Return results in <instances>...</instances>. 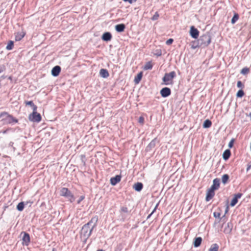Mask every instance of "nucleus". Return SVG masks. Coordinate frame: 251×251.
Returning a JSON list of instances; mask_svg holds the SVG:
<instances>
[{
    "label": "nucleus",
    "instance_id": "obj_1",
    "mask_svg": "<svg viewBox=\"0 0 251 251\" xmlns=\"http://www.w3.org/2000/svg\"><path fill=\"white\" fill-rule=\"evenodd\" d=\"M98 221V216H95L82 227L80 231V238L84 244L86 243L93 230L97 226Z\"/></svg>",
    "mask_w": 251,
    "mask_h": 251
},
{
    "label": "nucleus",
    "instance_id": "obj_2",
    "mask_svg": "<svg viewBox=\"0 0 251 251\" xmlns=\"http://www.w3.org/2000/svg\"><path fill=\"white\" fill-rule=\"evenodd\" d=\"M211 38L208 33H205L201 36L198 40V44L196 46H192V49H196L199 47H205L208 46L211 43Z\"/></svg>",
    "mask_w": 251,
    "mask_h": 251
},
{
    "label": "nucleus",
    "instance_id": "obj_3",
    "mask_svg": "<svg viewBox=\"0 0 251 251\" xmlns=\"http://www.w3.org/2000/svg\"><path fill=\"white\" fill-rule=\"evenodd\" d=\"M0 118H2L1 121L5 125L17 123L18 122V119L6 112H1L0 113Z\"/></svg>",
    "mask_w": 251,
    "mask_h": 251
},
{
    "label": "nucleus",
    "instance_id": "obj_4",
    "mask_svg": "<svg viewBox=\"0 0 251 251\" xmlns=\"http://www.w3.org/2000/svg\"><path fill=\"white\" fill-rule=\"evenodd\" d=\"M60 195L68 199L71 202H73L75 200L74 195L67 188H62L60 190Z\"/></svg>",
    "mask_w": 251,
    "mask_h": 251
},
{
    "label": "nucleus",
    "instance_id": "obj_5",
    "mask_svg": "<svg viewBox=\"0 0 251 251\" xmlns=\"http://www.w3.org/2000/svg\"><path fill=\"white\" fill-rule=\"evenodd\" d=\"M176 76V74L175 71H172L169 73H166L162 78V80L165 85L173 84V79Z\"/></svg>",
    "mask_w": 251,
    "mask_h": 251
},
{
    "label": "nucleus",
    "instance_id": "obj_6",
    "mask_svg": "<svg viewBox=\"0 0 251 251\" xmlns=\"http://www.w3.org/2000/svg\"><path fill=\"white\" fill-rule=\"evenodd\" d=\"M41 116L40 114L37 112V110L33 111L29 116V119L33 122H39L41 120Z\"/></svg>",
    "mask_w": 251,
    "mask_h": 251
},
{
    "label": "nucleus",
    "instance_id": "obj_7",
    "mask_svg": "<svg viewBox=\"0 0 251 251\" xmlns=\"http://www.w3.org/2000/svg\"><path fill=\"white\" fill-rule=\"evenodd\" d=\"M23 234L22 237V244L23 245L28 246L30 242L29 234L25 232H22L21 235Z\"/></svg>",
    "mask_w": 251,
    "mask_h": 251
},
{
    "label": "nucleus",
    "instance_id": "obj_8",
    "mask_svg": "<svg viewBox=\"0 0 251 251\" xmlns=\"http://www.w3.org/2000/svg\"><path fill=\"white\" fill-rule=\"evenodd\" d=\"M160 93L163 98H166L171 95V90L168 87H164L160 90Z\"/></svg>",
    "mask_w": 251,
    "mask_h": 251
},
{
    "label": "nucleus",
    "instance_id": "obj_9",
    "mask_svg": "<svg viewBox=\"0 0 251 251\" xmlns=\"http://www.w3.org/2000/svg\"><path fill=\"white\" fill-rule=\"evenodd\" d=\"M190 34L193 38L197 39L199 35V31L194 26H192L190 27Z\"/></svg>",
    "mask_w": 251,
    "mask_h": 251
},
{
    "label": "nucleus",
    "instance_id": "obj_10",
    "mask_svg": "<svg viewBox=\"0 0 251 251\" xmlns=\"http://www.w3.org/2000/svg\"><path fill=\"white\" fill-rule=\"evenodd\" d=\"M220 179L218 178H215L213 180V184L211 185L209 189H212L214 191L219 189L220 187Z\"/></svg>",
    "mask_w": 251,
    "mask_h": 251
},
{
    "label": "nucleus",
    "instance_id": "obj_11",
    "mask_svg": "<svg viewBox=\"0 0 251 251\" xmlns=\"http://www.w3.org/2000/svg\"><path fill=\"white\" fill-rule=\"evenodd\" d=\"M121 176L120 175H116L115 176L110 178V183L112 185L115 186L121 181Z\"/></svg>",
    "mask_w": 251,
    "mask_h": 251
},
{
    "label": "nucleus",
    "instance_id": "obj_12",
    "mask_svg": "<svg viewBox=\"0 0 251 251\" xmlns=\"http://www.w3.org/2000/svg\"><path fill=\"white\" fill-rule=\"evenodd\" d=\"M214 191H214L212 189H209L207 190V193H206V198H205V200L206 201H209L210 200H211L213 198V197L215 195Z\"/></svg>",
    "mask_w": 251,
    "mask_h": 251
},
{
    "label": "nucleus",
    "instance_id": "obj_13",
    "mask_svg": "<svg viewBox=\"0 0 251 251\" xmlns=\"http://www.w3.org/2000/svg\"><path fill=\"white\" fill-rule=\"evenodd\" d=\"M61 72V67L59 66H54L51 70V75L53 76H57Z\"/></svg>",
    "mask_w": 251,
    "mask_h": 251
},
{
    "label": "nucleus",
    "instance_id": "obj_14",
    "mask_svg": "<svg viewBox=\"0 0 251 251\" xmlns=\"http://www.w3.org/2000/svg\"><path fill=\"white\" fill-rule=\"evenodd\" d=\"M157 141V139L156 138H155L154 139H153L150 143V144L148 145V146L146 148V151H151L152 149H153L155 145H156V143Z\"/></svg>",
    "mask_w": 251,
    "mask_h": 251
},
{
    "label": "nucleus",
    "instance_id": "obj_15",
    "mask_svg": "<svg viewBox=\"0 0 251 251\" xmlns=\"http://www.w3.org/2000/svg\"><path fill=\"white\" fill-rule=\"evenodd\" d=\"M101 39L103 41L108 42L111 40L112 35L110 32H104L101 37Z\"/></svg>",
    "mask_w": 251,
    "mask_h": 251
},
{
    "label": "nucleus",
    "instance_id": "obj_16",
    "mask_svg": "<svg viewBox=\"0 0 251 251\" xmlns=\"http://www.w3.org/2000/svg\"><path fill=\"white\" fill-rule=\"evenodd\" d=\"M233 227L232 224L231 222H228L224 228V232L226 234H229L231 232Z\"/></svg>",
    "mask_w": 251,
    "mask_h": 251
},
{
    "label": "nucleus",
    "instance_id": "obj_17",
    "mask_svg": "<svg viewBox=\"0 0 251 251\" xmlns=\"http://www.w3.org/2000/svg\"><path fill=\"white\" fill-rule=\"evenodd\" d=\"M126 28V25L124 24H120L115 25V30L118 32H123Z\"/></svg>",
    "mask_w": 251,
    "mask_h": 251
},
{
    "label": "nucleus",
    "instance_id": "obj_18",
    "mask_svg": "<svg viewBox=\"0 0 251 251\" xmlns=\"http://www.w3.org/2000/svg\"><path fill=\"white\" fill-rule=\"evenodd\" d=\"M100 76L103 78H107L109 75L108 71L105 69H101L100 70Z\"/></svg>",
    "mask_w": 251,
    "mask_h": 251
},
{
    "label": "nucleus",
    "instance_id": "obj_19",
    "mask_svg": "<svg viewBox=\"0 0 251 251\" xmlns=\"http://www.w3.org/2000/svg\"><path fill=\"white\" fill-rule=\"evenodd\" d=\"M133 187L136 191L140 192L143 189V185L141 182H137L134 184Z\"/></svg>",
    "mask_w": 251,
    "mask_h": 251
},
{
    "label": "nucleus",
    "instance_id": "obj_20",
    "mask_svg": "<svg viewBox=\"0 0 251 251\" xmlns=\"http://www.w3.org/2000/svg\"><path fill=\"white\" fill-rule=\"evenodd\" d=\"M231 155L230 151L228 149L224 151L223 153V158L225 160H227L230 157Z\"/></svg>",
    "mask_w": 251,
    "mask_h": 251
},
{
    "label": "nucleus",
    "instance_id": "obj_21",
    "mask_svg": "<svg viewBox=\"0 0 251 251\" xmlns=\"http://www.w3.org/2000/svg\"><path fill=\"white\" fill-rule=\"evenodd\" d=\"M201 241L202 238L201 237H198L195 238L193 242L194 246L196 248L199 247L201 243Z\"/></svg>",
    "mask_w": 251,
    "mask_h": 251
},
{
    "label": "nucleus",
    "instance_id": "obj_22",
    "mask_svg": "<svg viewBox=\"0 0 251 251\" xmlns=\"http://www.w3.org/2000/svg\"><path fill=\"white\" fill-rule=\"evenodd\" d=\"M143 76V73L142 72H140L137 74V75L134 78V83L135 84H138L139 82L141 81L142 77Z\"/></svg>",
    "mask_w": 251,
    "mask_h": 251
},
{
    "label": "nucleus",
    "instance_id": "obj_23",
    "mask_svg": "<svg viewBox=\"0 0 251 251\" xmlns=\"http://www.w3.org/2000/svg\"><path fill=\"white\" fill-rule=\"evenodd\" d=\"M25 103L26 105H30L33 111L37 110V107L35 105L32 101H25Z\"/></svg>",
    "mask_w": 251,
    "mask_h": 251
},
{
    "label": "nucleus",
    "instance_id": "obj_24",
    "mask_svg": "<svg viewBox=\"0 0 251 251\" xmlns=\"http://www.w3.org/2000/svg\"><path fill=\"white\" fill-rule=\"evenodd\" d=\"M212 122L210 120L207 119L205 120L203 124V128H209L211 126Z\"/></svg>",
    "mask_w": 251,
    "mask_h": 251
},
{
    "label": "nucleus",
    "instance_id": "obj_25",
    "mask_svg": "<svg viewBox=\"0 0 251 251\" xmlns=\"http://www.w3.org/2000/svg\"><path fill=\"white\" fill-rule=\"evenodd\" d=\"M229 176L227 174L224 175L222 177V182L223 184H226L229 180Z\"/></svg>",
    "mask_w": 251,
    "mask_h": 251
},
{
    "label": "nucleus",
    "instance_id": "obj_26",
    "mask_svg": "<svg viewBox=\"0 0 251 251\" xmlns=\"http://www.w3.org/2000/svg\"><path fill=\"white\" fill-rule=\"evenodd\" d=\"M219 248V245L217 244H213L211 246L209 251H218Z\"/></svg>",
    "mask_w": 251,
    "mask_h": 251
},
{
    "label": "nucleus",
    "instance_id": "obj_27",
    "mask_svg": "<svg viewBox=\"0 0 251 251\" xmlns=\"http://www.w3.org/2000/svg\"><path fill=\"white\" fill-rule=\"evenodd\" d=\"M152 65L151 64V62H148L145 65L143 69L145 70H151L152 69Z\"/></svg>",
    "mask_w": 251,
    "mask_h": 251
},
{
    "label": "nucleus",
    "instance_id": "obj_28",
    "mask_svg": "<svg viewBox=\"0 0 251 251\" xmlns=\"http://www.w3.org/2000/svg\"><path fill=\"white\" fill-rule=\"evenodd\" d=\"M24 202H19L17 205V209L19 211H22L24 208Z\"/></svg>",
    "mask_w": 251,
    "mask_h": 251
},
{
    "label": "nucleus",
    "instance_id": "obj_29",
    "mask_svg": "<svg viewBox=\"0 0 251 251\" xmlns=\"http://www.w3.org/2000/svg\"><path fill=\"white\" fill-rule=\"evenodd\" d=\"M238 19H239L238 14L237 13H235L231 20V24H234L237 22V21L238 20Z\"/></svg>",
    "mask_w": 251,
    "mask_h": 251
},
{
    "label": "nucleus",
    "instance_id": "obj_30",
    "mask_svg": "<svg viewBox=\"0 0 251 251\" xmlns=\"http://www.w3.org/2000/svg\"><path fill=\"white\" fill-rule=\"evenodd\" d=\"M13 46H14V42L13 41H10L6 47V49L7 50H11L13 49Z\"/></svg>",
    "mask_w": 251,
    "mask_h": 251
},
{
    "label": "nucleus",
    "instance_id": "obj_31",
    "mask_svg": "<svg viewBox=\"0 0 251 251\" xmlns=\"http://www.w3.org/2000/svg\"><path fill=\"white\" fill-rule=\"evenodd\" d=\"M24 36H25L24 33H21L20 34H18L15 36V39L16 41H20L24 37Z\"/></svg>",
    "mask_w": 251,
    "mask_h": 251
},
{
    "label": "nucleus",
    "instance_id": "obj_32",
    "mask_svg": "<svg viewBox=\"0 0 251 251\" xmlns=\"http://www.w3.org/2000/svg\"><path fill=\"white\" fill-rule=\"evenodd\" d=\"M245 93H244V92L243 90L241 89V90H239L237 94H236V97L237 98H242V97H243V96L244 95Z\"/></svg>",
    "mask_w": 251,
    "mask_h": 251
},
{
    "label": "nucleus",
    "instance_id": "obj_33",
    "mask_svg": "<svg viewBox=\"0 0 251 251\" xmlns=\"http://www.w3.org/2000/svg\"><path fill=\"white\" fill-rule=\"evenodd\" d=\"M250 70L248 68H244L241 70V74L242 75H246L249 73Z\"/></svg>",
    "mask_w": 251,
    "mask_h": 251
},
{
    "label": "nucleus",
    "instance_id": "obj_34",
    "mask_svg": "<svg viewBox=\"0 0 251 251\" xmlns=\"http://www.w3.org/2000/svg\"><path fill=\"white\" fill-rule=\"evenodd\" d=\"M237 202H238V200H236V198H235L234 197H233L230 202V205L231 206H234L236 205V204L237 203Z\"/></svg>",
    "mask_w": 251,
    "mask_h": 251
},
{
    "label": "nucleus",
    "instance_id": "obj_35",
    "mask_svg": "<svg viewBox=\"0 0 251 251\" xmlns=\"http://www.w3.org/2000/svg\"><path fill=\"white\" fill-rule=\"evenodd\" d=\"M159 17V14L157 12H156L154 14V15L152 16L151 18V20L153 21H155L158 19Z\"/></svg>",
    "mask_w": 251,
    "mask_h": 251
},
{
    "label": "nucleus",
    "instance_id": "obj_36",
    "mask_svg": "<svg viewBox=\"0 0 251 251\" xmlns=\"http://www.w3.org/2000/svg\"><path fill=\"white\" fill-rule=\"evenodd\" d=\"M213 216L216 218H219L220 219L221 213L220 212H215L213 213Z\"/></svg>",
    "mask_w": 251,
    "mask_h": 251
},
{
    "label": "nucleus",
    "instance_id": "obj_37",
    "mask_svg": "<svg viewBox=\"0 0 251 251\" xmlns=\"http://www.w3.org/2000/svg\"><path fill=\"white\" fill-rule=\"evenodd\" d=\"M234 142V139H232L228 145V146L229 148H231L233 147Z\"/></svg>",
    "mask_w": 251,
    "mask_h": 251
},
{
    "label": "nucleus",
    "instance_id": "obj_38",
    "mask_svg": "<svg viewBox=\"0 0 251 251\" xmlns=\"http://www.w3.org/2000/svg\"><path fill=\"white\" fill-rule=\"evenodd\" d=\"M237 86L238 88H243L244 87V85L242 84V83L241 81H238L237 82Z\"/></svg>",
    "mask_w": 251,
    "mask_h": 251
},
{
    "label": "nucleus",
    "instance_id": "obj_39",
    "mask_svg": "<svg viewBox=\"0 0 251 251\" xmlns=\"http://www.w3.org/2000/svg\"><path fill=\"white\" fill-rule=\"evenodd\" d=\"M173 41H174V40L173 39L170 38L168 40H167V41L166 42V44L167 45H169L172 44L173 43Z\"/></svg>",
    "mask_w": 251,
    "mask_h": 251
},
{
    "label": "nucleus",
    "instance_id": "obj_40",
    "mask_svg": "<svg viewBox=\"0 0 251 251\" xmlns=\"http://www.w3.org/2000/svg\"><path fill=\"white\" fill-rule=\"evenodd\" d=\"M242 196V194L241 193H237L234 195V198H236V200H238V199L240 198Z\"/></svg>",
    "mask_w": 251,
    "mask_h": 251
},
{
    "label": "nucleus",
    "instance_id": "obj_41",
    "mask_svg": "<svg viewBox=\"0 0 251 251\" xmlns=\"http://www.w3.org/2000/svg\"><path fill=\"white\" fill-rule=\"evenodd\" d=\"M121 211L124 213L128 212V208L126 207H122L121 209Z\"/></svg>",
    "mask_w": 251,
    "mask_h": 251
},
{
    "label": "nucleus",
    "instance_id": "obj_42",
    "mask_svg": "<svg viewBox=\"0 0 251 251\" xmlns=\"http://www.w3.org/2000/svg\"><path fill=\"white\" fill-rule=\"evenodd\" d=\"M84 198H85L84 196H81L80 197L79 200L77 201V203L78 204H79L80 203V202L84 199Z\"/></svg>",
    "mask_w": 251,
    "mask_h": 251
},
{
    "label": "nucleus",
    "instance_id": "obj_43",
    "mask_svg": "<svg viewBox=\"0 0 251 251\" xmlns=\"http://www.w3.org/2000/svg\"><path fill=\"white\" fill-rule=\"evenodd\" d=\"M123 1L125 2H128L129 3L131 4L133 2H136L137 0H123Z\"/></svg>",
    "mask_w": 251,
    "mask_h": 251
},
{
    "label": "nucleus",
    "instance_id": "obj_44",
    "mask_svg": "<svg viewBox=\"0 0 251 251\" xmlns=\"http://www.w3.org/2000/svg\"><path fill=\"white\" fill-rule=\"evenodd\" d=\"M226 215L224 214V216H223L222 217H220V221H222L225 223L226 222Z\"/></svg>",
    "mask_w": 251,
    "mask_h": 251
},
{
    "label": "nucleus",
    "instance_id": "obj_45",
    "mask_svg": "<svg viewBox=\"0 0 251 251\" xmlns=\"http://www.w3.org/2000/svg\"><path fill=\"white\" fill-rule=\"evenodd\" d=\"M158 205V204L156 205L153 211L151 212V213L148 216L147 219H149L151 217V215L153 214V213L155 211L156 208Z\"/></svg>",
    "mask_w": 251,
    "mask_h": 251
},
{
    "label": "nucleus",
    "instance_id": "obj_46",
    "mask_svg": "<svg viewBox=\"0 0 251 251\" xmlns=\"http://www.w3.org/2000/svg\"><path fill=\"white\" fill-rule=\"evenodd\" d=\"M5 67L3 65L0 66V74L5 70Z\"/></svg>",
    "mask_w": 251,
    "mask_h": 251
},
{
    "label": "nucleus",
    "instance_id": "obj_47",
    "mask_svg": "<svg viewBox=\"0 0 251 251\" xmlns=\"http://www.w3.org/2000/svg\"><path fill=\"white\" fill-rule=\"evenodd\" d=\"M144 121V119L143 117H139V122L140 123H143Z\"/></svg>",
    "mask_w": 251,
    "mask_h": 251
},
{
    "label": "nucleus",
    "instance_id": "obj_48",
    "mask_svg": "<svg viewBox=\"0 0 251 251\" xmlns=\"http://www.w3.org/2000/svg\"><path fill=\"white\" fill-rule=\"evenodd\" d=\"M162 54L161 51V50H157V52L155 53V55L157 56H160Z\"/></svg>",
    "mask_w": 251,
    "mask_h": 251
},
{
    "label": "nucleus",
    "instance_id": "obj_49",
    "mask_svg": "<svg viewBox=\"0 0 251 251\" xmlns=\"http://www.w3.org/2000/svg\"><path fill=\"white\" fill-rule=\"evenodd\" d=\"M251 168V162H250L248 164L247 168V171H248Z\"/></svg>",
    "mask_w": 251,
    "mask_h": 251
},
{
    "label": "nucleus",
    "instance_id": "obj_50",
    "mask_svg": "<svg viewBox=\"0 0 251 251\" xmlns=\"http://www.w3.org/2000/svg\"><path fill=\"white\" fill-rule=\"evenodd\" d=\"M197 43H198V41H194L193 42V45H194V46H196L197 45V44H198Z\"/></svg>",
    "mask_w": 251,
    "mask_h": 251
},
{
    "label": "nucleus",
    "instance_id": "obj_51",
    "mask_svg": "<svg viewBox=\"0 0 251 251\" xmlns=\"http://www.w3.org/2000/svg\"><path fill=\"white\" fill-rule=\"evenodd\" d=\"M227 211H228V207H226V210L225 211V215L227 212Z\"/></svg>",
    "mask_w": 251,
    "mask_h": 251
},
{
    "label": "nucleus",
    "instance_id": "obj_52",
    "mask_svg": "<svg viewBox=\"0 0 251 251\" xmlns=\"http://www.w3.org/2000/svg\"><path fill=\"white\" fill-rule=\"evenodd\" d=\"M97 251H104L102 249H100V250H98Z\"/></svg>",
    "mask_w": 251,
    "mask_h": 251
},
{
    "label": "nucleus",
    "instance_id": "obj_53",
    "mask_svg": "<svg viewBox=\"0 0 251 251\" xmlns=\"http://www.w3.org/2000/svg\"><path fill=\"white\" fill-rule=\"evenodd\" d=\"M52 251H56V250L55 249V248H53Z\"/></svg>",
    "mask_w": 251,
    "mask_h": 251
}]
</instances>
